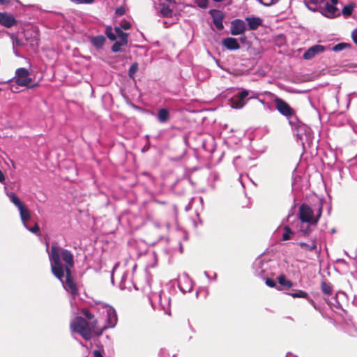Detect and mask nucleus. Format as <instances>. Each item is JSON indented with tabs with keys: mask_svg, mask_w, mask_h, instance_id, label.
Instances as JSON below:
<instances>
[{
	"mask_svg": "<svg viewBox=\"0 0 357 357\" xmlns=\"http://www.w3.org/2000/svg\"><path fill=\"white\" fill-rule=\"evenodd\" d=\"M125 13H126V9L123 6H119V7L116 8L115 10V14L117 16H121V15H124Z\"/></svg>",
	"mask_w": 357,
	"mask_h": 357,
	"instance_id": "42",
	"label": "nucleus"
},
{
	"mask_svg": "<svg viewBox=\"0 0 357 357\" xmlns=\"http://www.w3.org/2000/svg\"><path fill=\"white\" fill-rule=\"evenodd\" d=\"M7 196L9 197L10 201L17 207L18 210L22 208L25 205L20 200L17 195L13 192L7 193Z\"/></svg>",
	"mask_w": 357,
	"mask_h": 357,
	"instance_id": "24",
	"label": "nucleus"
},
{
	"mask_svg": "<svg viewBox=\"0 0 357 357\" xmlns=\"http://www.w3.org/2000/svg\"><path fill=\"white\" fill-rule=\"evenodd\" d=\"M197 5L202 9H206L208 6V0H195Z\"/></svg>",
	"mask_w": 357,
	"mask_h": 357,
	"instance_id": "37",
	"label": "nucleus"
},
{
	"mask_svg": "<svg viewBox=\"0 0 357 357\" xmlns=\"http://www.w3.org/2000/svg\"><path fill=\"white\" fill-rule=\"evenodd\" d=\"M89 39L91 44L97 49H101L104 45L106 39L104 36L98 35L96 36H89Z\"/></svg>",
	"mask_w": 357,
	"mask_h": 357,
	"instance_id": "19",
	"label": "nucleus"
},
{
	"mask_svg": "<svg viewBox=\"0 0 357 357\" xmlns=\"http://www.w3.org/2000/svg\"><path fill=\"white\" fill-rule=\"evenodd\" d=\"M127 44H122V42L121 41H116L115 42L113 45L112 46V51L113 52H119L121 51V47L126 45Z\"/></svg>",
	"mask_w": 357,
	"mask_h": 357,
	"instance_id": "33",
	"label": "nucleus"
},
{
	"mask_svg": "<svg viewBox=\"0 0 357 357\" xmlns=\"http://www.w3.org/2000/svg\"><path fill=\"white\" fill-rule=\"evenodd\" d=\"M326 50V47L321 45H314L307 49L303 55L304 59L310 60L320 54Z\"/></svg>",
	"mask_w": 357,
	"mask_h": 357,
	"instance_id": "14",
	"label": "nucleus"
},
{
	"mask_svg": "<svg viewBox=\"0 0 357 357\" xmlns=\"http://www.w3.org/2000/svg\"><path fill=\"white\" fill-rule=\"evenodd\" d=\"M159 298H160V301H161L162 298H161V295L160 294L159 295Z\"/></svg>",
	"mask_w": 357,
	"mask_h": 357,
	"instance_id": "64",
	"label": "nucleus"
},
{
	"mask_svg": "<svg viewBox=\"0 0 357 357\" xmlns=\"http://www.w3.org/2000/svg\"><path fill=\"white\" fill-rule=\"evenodd\" d=\"M321 291L325 294H330L332 291L331 286L326 282H322L321 283Z\"/></svg>",
	"mask_w": 357,
	"mask_h": 357,
	"instance_id": "35",
	"label": "nucleus"
},
{
	"mask_svg": "<svg viewBox=\"0 0 357 357\" xmlns=\"http://www.w3.org/2000/svg\"><path fill=\"white\" fill-rule=\"evenodd\" d=\"M19 212L24 227H26V222L31 218L28 208L24 206L22 208L19 209Z\"/></svg>",
	"mask_w": 357,
	"mask_h": 357,
	"instance_id": "22",
	"label": "nucleus"
},
{
	"mask_svg": "<svg viewBox=\"0 0 357 357\" xmlns=\"http://www.w3.org/2000/svg\"><path fill=\"white\" fill-rule=\"evenodd\" d=\"M121 28L124 30H128L130 28V23L126 20H123L121 22Z\"/></svg>",
	"mask_w": 357,
	"mask_h": 357,
	"instance_id": "43",
	"label": "nucleus"
},
{
	"mask_svg": "<svg viewBox=\"0 0 357 357\" xmlns=\"http://www.w3.org/2000/svg\"><path fill=\"white\" fill-rule=\"evenodd\" d=\"M258 93L244 89L231 100V106L234 109H241L246 104L247 100L257 98Z\"/></svg>",
	"mask_w": 357,
	"mask_h": 357,
	"instance_id": "6",
	"label": "nucleus"
},
{
	"mask_svg": "<svg viewBox=\"0 0 357 357\" xmlns=\"http://www.w3.org/2000/svg\"><path fill=\"white\" fill-rule=\"evenodd\" d=\"M294 234L293 231L289 226L284 227V233L282 234V241H288L291 239V236Z\"/></svg>",
	"mask_w": 357,
	"mask_h": 357,
	"instance_id": "27",
	"label": "nucleus"
},
{
	"mask_svg": "<svg viewBox=\"0 0 357 357\" xmlns=\"http://www.w3.org/2000/svg\"><path fill=\"white\" fill-rule=\"evenodd\" d=\"M157 119L160 123H166L169 119V113L167 109L162 108L158 110Z\"/></svg>",
	"mask_w": 357,
	"mask_h": 357,
	"instance_id": "21",
	"label": "nucleus"
},
{
	"mask_svg": "<svg viewBox=\"0 0 357 357\" xmlns=\"http://www.w3.org/2000/svg\"><path fill=\"white\" fill-rule=\"evenodd\" d=\"M138 70V64L137 63H132L129 70H128V75L130 78H133L134 77V75L135 74V73Z\"/></svg>",
	"mask_w": 357,
	"mask_h": 357,
	"instance_id": "34",
	"label": "nucleus"
},
{
	"mask_svg": "<svg viewBox=\"0 0 357 357\" xmlns=\"http://www.w3.org/2000/svg\"><path fill=\"white\" fill-rule=\"evenodd\" d=\"M224 1L225 2L226 5H230L232 3V0H225Z\"/></svg>",
	"mask_w": 357,
	"mask_h": 357,
	"instance_id": "56",
	"label": "nucleus"
},
{
	"mask_svg": "<svg viewBox=\"0 0 357 357\" xmlns=\"http://www.w3.org/2000/svg\"><path fill=\"white\" fill-rule=\"evenodd\" d=\"M119 266V264L116 263L114 267H113V269L112 271V273H111V281H112V283L114 284V271L115 269L117 268V266Z\"/></svg>",
	"mask_w": 357,
	"mask_h": 357,
	"instance_id": "48",
	"label": "nucleus"
},
{
	"mask_svg": "<svg viewBox=\"0 0 357 357\" xmlns=\"http://www.w3.org/2000/svg\"><path fill=\"white\" fill-rule=\"evenodd\" d=\"M289 125L298 142H301L303 146L306 143H310L312 137L310 127L300 121L298 118L291 119Z\"/></svg>",
	"mask_w": 357,
	"mask_h": 357,
	"instance_id": "4",
	"label": "nucleus"
},
{
	"mask_svg": "<svg viewBox=\"0 0 357 357\" xmlns=\"http://www.w3.org/2000/svg\"><path fill=\"white\" fill-rule=\"evenodd\" d=\"M17 20L10 13L0 12V24L6 28H11L16 25Z\"/></svg>",
	"mask_w": 357,
	"mask_h": 357,
	"instance_id": "13",
	"label": "nucleus"
},
{
	"mask_svg": "<svg viewBox=\"0 0 357 357\" xmlns=\"http://www.w3.org/2000/svg\"><path fill=\"white\" fill-rule=\"evenodd\" d=\"M307 301H309V303L315 308L317 309V307H316V305H315V303L314 302L313 300H312L311 298H309V297L307 296Z\"/></svg>",
	"mask_w": 357,
	"mask_h": 357,
	"instance_id": "54",
	"label": "nucleus"
},
{
	"mask_svg": "<svg viewBox=\"0 0 357 357\" xmlns=\"http://www.w3.org/2000/svg\"><path fill=\"white\" fill-rule=\"evenodd\" d=\"M70 329L73 332L77 333L85 340L91 337L93 332L89 324L82 317H77L70 323Z\"/></svg>",
	"mask_w": 357,
	"mask_h": 357,
	"instance_id": "5",
	"label": "nucleus"
},
{
	"mask_svg": "<svg viewBox=\"0 0 357 357\" xmlns=\"http://www.w3.org/2000/svg\"><path fill=\"white\" fill-rule=\"evenodd\" d=\"M101 308L102 312L106 313L107 316L106 324L102 327L99 326L98 320L94 319L93 314L90 311L84 310L82 312L83 315L90 321L89 324L93 332L98 336L101 335L106 329L114 328L118 321L117 314L114 307L108 305H102Z\"/></svg>",
	"mask_w": 357,
	"mask_h": 357,
	"instance_id": "2",
	"label": "nucleus"
},
{
	"mask_svg": "<svg viewBox=\"0 0 357 357\" xmlns=\"http://www.w3.org/2000/svg\"><path fill=\"white\" fill-rule=\"evenodd\" d=\"M293 298H307L308 294L307 292L303 291V290H296L294 293L289 294Z\"/></svg>",
	"mask_w": 357,
	"mask_h": 357,
	"instance_id": "30",
	"label": "nucleus"
},
{
	"mask_svg": "<svg viewBox=\"0 0 357 357\" xmlns=\"http://www.w3.org/2000/svg\"><path fill=\"white\" fill-rule=\"evenodd\" d=\"M322 213V204H320L317 209H312L307 204H303L299 208V219L301 222L309 225H317Z\"/></svg>",
	"mask_w": 357,
	"mask_h": 357,
	"instance_id": "3",
	"label": "nucleus"
},
{
	"mask_svg": "<svg viewBox=\"0 0 357 357\" xmlns=\"http://www.w3.org/2000/svg\"><path fill=\"white\" fill-rule=\"evenodd\" d=\"M351 174L354 178L357 181V167H354L351 169Z\"/></svg>",
	"mask_w": 357,
	"mask_h": 357,
	"instance_id": "49",
	"label": "nucleus"
},
{
	"mask_svg": "<svg viewBox=\"0 0 357 357\" xmlns=\"http://www.w3.org/2000/svg\"><path fill=\"white\" fill-rule=\"evenodd\" d=\"M5 180V176L1 170L0 169V182L3 183Z\"/></svg>",
	"mask_w": 357,
	"mask_h": 357,
	"instance_id": "51",
	"label": "nucleus"
},
{
	"mask_svg": "<svg viewBox=\"0 0 357 357\" xmlns=\"http://www.w3.org/2000/svg\"><path fill=\"white\" fill-rule=\"evenodd\" d=\"M331 3H333V4H337V1H338V0H331Z\"/></svg>",
	"mask_w": 357,
	"mask_h": 357,
	"instance_id": "59",
	"label": "nucleus"
},
{
	"mask_svg": "<svg viewBox=\"0 0 357 357\" xmlns=\"http://www.w3.org/2000/svg\"><path fill=\"white\" fill-rule=\"evenodd\" d=\"M307 301H309V303L315 308L317 309V307H316V305H315V303L314 302L313 300H312L311 298H309V297L307 296Z\"/></svg>",
	"mask_w": 357,
	"mask_h": 357,
	"instance_id": "52",
	"label": "nucleus"
},
{
	"mask_svg": "<svg viewBox=\"0 0 357 357\" xmlns=\"http://www.w3.org/2000/svg\"><path fill=\"white\" fill-rule=\"evenodd\" d=\"M306 7L314 12H319L321 6L322 5L321 0H304Z\"/></svg>",
	"mask_w": 357,
	"mask_h": 357,
	"instance_id": "20",
	"label": "nucleus"
},
{
	"mask_svg": "<svg viewBox=\"0 0 357 357\" xmlns=\"http://www.w3.org/2000/svg\"><path fill=\"white\" fill-rule=\"evenodd\" d=\"M204 275H205L208 279H209V280H210V276H209L208 273L206 271H204Z\"/></svg>",
	"mask_w": 357,
	"mask_h": 357,
	"instance_id": "58",
	"label": "nucleus"
},
{
	"mask_svg": "<svg viewBox=\"0 0 357 357\" xmlns=\"http://www.w3.org/2000/svg\"><path fill=\"white\" fill-rule=\"evenodd\" d=\"M247 29L245 22L241 19H235L231 22L230 33L233 36L243 34Z\"/></svg>",
	"mask_w": 357,
	"mask_h": 357,
	"instance_id": "11",
	"label": "nucleus"
},
{
	"mask_svg": "<svg viewBox=\"0 0 357 357\" xmlns=\"http://www.w3.org/2000/svg\"><path fill=\"white\" fill-rule=\"evenodd\" d=\"M349 46H350V45L349 43H338V44L334 45L332 47V50H333V51L337 52H340V51L344 50L347 47H349Z\"/></svg>",
	"mask_w": 357,
	"mask_h": 357,
	"instance_id": "31",
	"label": "nucleus"
},
{
	"mask_svg": "<svg viewBox=\"0 0 357 357\" xmlns=\"http://www.w3.org/2000/svg\"><path fill=\"white\" fill-rule=\"evenodd\" d=\"M38 85V84H36L34 85H33L32 86H31V88H34L35 86H36Z\"/></svg>",
	"mask_w": 357,
	"mask_h": 357,
	"instance_id": "63",
	"label": "nucleus"
},
{
	"mask_svg": "<svg viewBox=\"0 0 357 357\" xmlns=\"http://www.w3.org/2000/svg\"><path fill=\"white\" fill-rule=\"evenodd\" d=\"M297 245H299L301 248L305 252H314L316 253L318 252L317 241L316 238L311 239L308 243L298 242Z\"/></svg>",
	"mask_w": 357,
	"mask_h": 357,
	"instance_id": "16",
	"label": "nucleus"
},
{
	"mask_svg": "<svg viewBox=\"0 0 357 357\" xmlns=\"http://www.w3.org/2000/svg\"><path fill=\"white\" fill-rule=\"evenodd\" d=\"M93 354L94 357H103L102 353L100 350H94Z\"/></svg>",
	"mask_w": 357,
	"mask_h": 357,
	"instance_id": "47",
	"label": "nucleus"
},
{
	"mask_svg": "<svg viewBox=\"0 0 357 357\" xmlns=\"http://www.w3.org/2000/svg\"><path fill=\"white\" fill-rule=\"evenodd\" d=\"M114 30L116 36L119 38V41L122 42V44H128V34L123 32L119 26H116Z\"/></svg>",
	"mask_w": 357,
	"mask_h": 357,
	"instance_id": "23",
	"label": "nucleus"
},
{
	"mask_svg": "<svg viewBox=\"0 0 357 357\" xmlns=\"http://www.w3.org/2000/svg\"><path fill=\"white\" fill-rule=\"evenodd\" d=\"M258 1L265 6H270L274 4L277 0H258Z\"/></svg>",
	"mask_w": 357,
	"mask_h": 357,
	"instance_id": "40",
	"label": "nucleus"
},
{
	"mask_svg": "<svg viewBox=\"0 0 357 357\" xmlns=\"http://www.w3.org/2000/svg\"><path fill=\"white\" fill-rule=\"evenodd\" d=\"M178 287L183 293L190 292L192 289V284L187 273H183L179 278Z\"/></svg>",
	"mask_w": 357,
	"mask_h": 357,
	"instance_id": "15",
	"label": "nucleus"
},
{
	"mask_svg": "<svg viewBox=\"0 0 357 357\" xmlns=\"http://www.w3.org/2000/svg\"><path fill=\"white\" fill-rule=\"evenodd\" d=\"M351 335H353V336H356L357 337V331H356V333H352L351 331L350 332Z\"/></svg>",
	"mask_w": 357,
	"mask_h": 357,
	"instance_id": "60",
	"label": "nucleus"
},
{
	"mask_svg": "<svg viewBox=\"0 0 357 357\" xmlns=\"http://www.w3.org/2000/svg\"><path fill=\"white\" fill-rule=\"evenodd\" d=\"M307 301H309V303L315 308L317 309V307H316V305H315V303L314 302L313 300H312L311 298H309V297L307 296Z\"/></svg>",
	"mask_w": 357,
	"mask_h": 357,
	"instance_id": "55",
	"label": "nucleus"
},
{
	"mask_svg": "<svg viewBox=\"0 0 357 357\" xmlns=\"http://www.w3.org/2000/svg\"><path fill=\"white\" fill-rule=\"evenodd\" d=\"M325 301L328 303L329 305L335 306L336 308L339 309L341 307V305L337 299V296L332 297L331 300H328L325 298Z\"/></svg>",
	"mask_w": 357,
	"mask_h": 357,
	"instance_id": "32",
	"label": "nucleus"
},
{
	"mask_svg": "<svg viewBox=\"0 0 357 357\" xmlns=\"http://www.w3.org/2000/svg\"><path fill=\"white\" fill-rule=\"evenodd\" d=\"M354 6L351 4H348L342 8V13L345 17H348L352 14Z\"/></svg>",
	"mask_w": 357,
	"mask_h": 357,
	"instance_id": "29",
	"label": "nucleus"
},
{
	"mask_svg": "<svg viewBox=\"0 0 357 357\" xmlns=\"http://www.w3.org/2000/svg\"><path fill=\"white\" fill-rule=\"evenodd\" d=\"M49 258L52 273L62 282L63 287L68 292L76 296L77 289L71 277V268L74 266L73 253L54 242L52 244Z\"/></svg>",
	"mask_w": 357,
	"mask_h": 357,
	"instance_id": "1",
	"label": "nucleus"
},
{
	"mask_svg": "<svg viewBox=\"0 0 357 357\" xmlns=\"http://www.w3.org/2000/svg\"><path fill=\"white\" fill-rule=\"evenodd\" d=\"M321 2L322 5L319 13L322 15L328 18H335L340 15V13L336 7V4H333V3L330 4L326 0H321Z\"/></svg>",
	"mask_w": 357,
	"mask_h": 357,
	"instance_id": "9",
	"label": "nucleus"
},
{
	"mask_svg": "<svg viewBox=\"0 0 357 357\" xmlns=\"http://www.w3.org/2000/svg\"><path fill=\"white\" fill-rule=\"evenodd\" d=\"M24 227L31 233L35 234L36 235H40V228L37 223H36L34 226L32 227H29L27 225L26 227Z\"/></svg>",
	"mask_w": 357,
	"mask_h": 357,
	"instance_id": "36",
	"label": "nucleus"
},
{
	"mask_svg": "<svg viewBox=\"0 0 357 357\" xmlns=\"http://www.w3.org/2000/svg\"><path fill=\"white\" fill-rule=\"evenodd\" d=\"M278 283L281 286L289 287V288L293 286L292 282L287 280V277L284 274L279 275L278 278Z\"/></svg>",
	"mask_w": 357,
	"mask_h": 357,
	"instance_id": "25",
	"label": "nucleus"
},
{
	"mask_svg": "<svg viewBox=\"0 0 357 357\" xmlns=\"http://www.w3.org/2000/svg\"><path fill=\"white\" fill-rule=\"evenodd\" d=\"M310 226L307 223L301 222V225L299 227V231L301 233L303 236H307L311 232Z\"/></svg>",
	"mask_w": 357,
	"mask_h": 357,
	"instance_id": "26",
	"label": "nucleus"
},
{
	"mask_svg": "<svg viewBox=\"0 0 357 357\" xmlns=\"http://www.w3.org/2000/svg\"><path fill=\"white\" fill-rule=\"evenodd\" d=\"M13 47L16 45H22V43L20 42V40L17 38H15V40L13 39Z\"/></svg>",
	"mask_w": 357,
	"mask_h": 357,
	"instance_id": "50",
	"label": "nucleus"
},
{
	"mask_svg": "<svg viewBox=\"0 0 357 357\" xmlns=\"http://www.w3.org/2000/svg\"><path fill=\"white\" fill-rule=\"evenodd\" d=\"M72 2L76 3H91L94 0H70Z\"/></svg>",
	"mask_w": 357,
	"mask_h": 357,
	"instance_id": "45",
	"label": "nucleus"
},
{
	"mask_svg": "<svg viewBox=\"0 0 357 357\" xmlns=\"http://www.w3.org/2000/svg\"><path fill=\"white\" fill-rule=\"evenodd\" d=\"M14 79H15V83L21 86H26L31 82V78L29 77V71L24 68H20L16 70Z\"/></svg>",
	"mask_w": 357,
	"mask_h": 357,
	"instance_id": "10",
	"label": "nucleus"
},
{
	"mask_svg": "<svg viewBox=\"0 0 357 357\" xmlns=\"http://www.w3.org/2000/svg\"><path fill=\"white\" fill-rule=\"evenodd\" d=\"M307 301H309V303L315 308L317 309V307H316V305H315V303L314 302L313 300H312L311 298H309V297L307 296Z\"/></svg>",
	"mask_w": 357,
	"mask_h": 357,
	"instance_id": "53",
	"label": "nucleus"
},
{
	"mask_svg": "<svg viewBox=\"0 0 357 357\" xmlns=\"http://www.w3.org/2000/svg\"><path fill=\"white\" fill-rule=\"evenodd\" d=\"M259 101L261 104H263V105H264V104H265V102H264V100H263L259 99Z\"/></svg>",
	"mask_w": 357,
	"mask_h": 357,
	"instance_id": "62",
	"label": "nucleus"
},
{
	"mask_svg": "<svg viewBox=\"0 0 357 357\" xmlns=\"http://www.w3.org/2000/svg\"><path fill=\"white\" fill-rule=\"evenodd\" d=\"M161 15L164 17H169L172 15V10L169 7H162L160 10Z\"/></svg>",
	"mask_w": 357,
	"mask_h": 357,
	"instance_id": "38",
	"label": "nucleus"
},
{
	"mask_svg": "<svg viewBox=\"0 0 357 357\" xmlns=\"http://www.w3.org/2000/svg\"><path fill=\"white\" fill-rule=\"evenodd\" d=\"M215 2H223L225 0H213Z\"/></svg>",
	"mask_w": 357,
	"mask_h": 357,
	"instance_id": "61",
	"label": "nucleus"
},
{
	"mask_svg": "<svg viewBox=\"0 0 357 357\" xmlns=\"http://www.w3.org/2000/svg\"><path fill=\"white\" fill-rule=\"evenodd\" d=\"M271 260L266 256L257 257L253 263L254 273L258 277L264 278L270 268Z\"/></svg>",
	"mask_w": 357,
	"mask_h": 357,
	"instance_id": "8",
	"label": "nucleus"
},
{
	"mask_svg": "<svg viewBox=\"0 0 357 357\" xmlns=\"http://www.w3.org/2000/svg\"><path fill=\"white\" fill-rule=\"evenodd\" d=\"M351 37L354 43L357 45V28L352 31Z\"/></svg>",
	"mask_w": 357,
	"mask_h": 357,
	"instance_id": "46",
	"label": "nucleus"
},
{
	"mask_svg": "<svg viewBox=\"0 0 357 357\" xmlns=\"http://www.w3.org/2000/svg\"><path fill=\"white\" fill-rule=\"evenodd\" d=\"M150 257L153 260V264H148L146 265V267L147 268H153L155 267L156 263H157V257H156V255L154 252H153L151 255H150Z\"/></svg>",
	"mask_w": 357,
	"mask_h": 357,
	"instance_id": "39",
	"label": "nucleus"
},
{
	"mask_svg": "<svg viewBox=\"0 0 357 357\" xmlns=\"http://www.w3.org/2000/svg\"><path fill=\"white\" fill-rule=\"evenodd\" d=\"M274 102L275 103L276 109L280 114L285 116L288 119L289 123H290L291 119L297 118L295 114V111L286 101L280 98L276 97L274 100Z\"/></svg>",
	"mask_w": 357,
	"mask_h": 357,
	"instance_id": "7",
	"label": "nucleus"
},
{
	"mask_svg": "<svg viewBox=\"0 0 357 357\" xmlns=\"http://www.w3.org/2000/svg\"><path fill=\"white\" fill-rule=\"evenodd\" d=\"M245 20L248 22V29L252 31L257 29L262 24V20L259 17H247Z\"/></svg>",
	"mask_w": 357,
	"mask_h": 357,
	"instance_id": "18",
	"label": "nucleus"
},
{
	"mask_svg": "<svg viewBox=\"0 0 357 357\" xmlns=\"http://www.w3.org/2000/svg\"><path fill=\"white\" fill-rule=\"evenodd\" d=\"M14 2H19L18 0H0L1 5H10L13 4Z\"/></svg>",
	"mask_w": 357,
	"mask_h": 357,
	"instance_id": "44",
	"label": "nucleus"
},
{
	"mask_svg": "<svg viewBox=\"0 0 357 357\" xmlns=\"http://www.w3.org/2000/svg\"><path fill=\"white\" fill-rule=\"evenodd\" d=\"M13 52H14V54H15V56H20L18 52L15 49L14 47H13Z\"/></svg>",
	"mask_w": 357,
	"mask_h": 357,
	"instance_id": "57",
	"label": "nucleus"
},
{
	"mask_svg": "<svg viewBox=\"0 0 357 357\" xmlns=\"http://www.w3.org/2000/svg\"><path fill=\"white\" fill-rule=\"evenodd\" d=\"M209 14L213 19V23L218 31H222L224 29L223 20L225 17L224 13L219 10L212 9L209 10Z\"/></svg>",
	"mask_w": 357,
	"mask_h": 357,
	"instance_id": "12",
	"label": "nucleus"
},
{
	"mask_svg": "<svg viewBox=\"0 0 357 357\" xmlns=\"http://www.w3.org/2000/svg\"><path fill=\"white\" fill-rule=\"evenodd\" d=\"M105 33L111 41H114L116 39V36L113 33L111 26H107L105 28Z\"/></svg>",
	"mask_w": 357,
	"mask_h": 357,
	"instance_id": "28",
	"label": "nucleus"
},
{
	"mask_svg": "<svg viewBox=\"0 0 357 357\" xmlns=\"http://www.w3.org/2000/svg\"><path fill=\"white\" fill-rule=\"evenodd\" d=\"M222 45L228 50H237L240 49V45L236 38L227 37L222 40Z\"/></svg>",
	"mask_w": 357,
	"mask_h": 357,
	"instance_id": "17",
	"label": "nucleus"
},
{
	"mask_svg": "<svg viewBox=\"0 0 357 357\" xmlns=\"http://www.w3.org/2000/svg\"><path fill=\"white\" fill-rule=\"evenodd\" d=\"M265 282H266V284L269 287H277L276 282L271 278H266L265 279Z\"/></svg>",
	"mask_w": 357,
	"mask_h": 357,
	"instance_id": "41",
	"label": "nucleus"
}]
</instances>
